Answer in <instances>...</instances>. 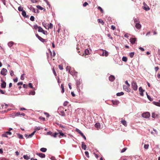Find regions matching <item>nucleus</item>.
I'll use <instances>...</instances> for the list:
<instances>
[{
    "instance_id": "obj_20",
    "label": "nucleus",
    "mask_w": 160,
    "mask_h": 160,
    "mask_svg": "<svg viewBox=\"0 0 160 160\" xmlns=\"http://www.w3.org/2000/svg\"><path fill=\"white\" fill-rule=\"evenodd\" d=\"M84 54L85 55H88L90 54V52L88 49H86L84 51Z\"/></svg>"
},
{
    "instance_id": "obj_32",
    "label": "nucleus",
    "mask_w": 160,
    "mask_h": 160,
    "mask_svg": "<svg viewBox=\"0 0 160 160\" xmlns=\"http://www.w3.org/2000/svg\"><path fill=\"white\" fill-rule=\"evenodd\" d=\"M36 7L38 9L41 10H42L44 9V8L39 5H37V6Z\"/></svg>"
},
{
    "instance_id": "obj_28",
    "label": "nucleus",
    "mask_w": 160,
    "mask_h": 160,
    "mask_svg": "<svg viewBox=\"0 0 160 160\" xmlns=\"http://www.w3.org/2000/svg\"><path fill=\"white\" fill-rule=\"evenodd\" d=\"M36 132V131H34L33 132H32L31 134H29L28 137V138H31L32 137V136L34 135V134H35V133Z\"/></svg>"
},
{
    "instance_id": "obj_55",
    "label": "nucleus",
    "mask_w": 160,
    "mask_h": 160,
    "mask_svg": "<svg viewBox=\"0 0 160 160\" xmlns=\"http://www.w3.org/2000/svg\"><path fill=\"white\" fill-rule=\"evenodd\" d=\"M30 20L32 21H34V17L33 16H31L30 18Z\"/></svg>"
},
{
    "instance_id": "obj_1",
    "label": "nucleus",
    "mask_w": 160,
    "mask_h": 160,
    "mask_svg": "<svg viewBox=\"0 0 160 160\" xmlns=\"http://www.w3.org/2000/svg\"><path fill=\"white\" fill-rule=\"evenodd\" d=\"M131 86L132 88L134 91H136L138 89V86L137 84V83L134 81H133L131 84Z\"/></svg>"
},
{
    "instance_id": "obj_41",
    "label": "nucleus",
    "mask_w": 160,
    "mask_h": 160,
    "mask_svg": "<svg viewBox=\"0 0 160 160\" xmlns=\"http://www.w3.org/2000/svg\"><path fill=\"white\" fill-rule=\"evenodd\" d=\"M18 10L19 11H23V8L21 6H19L18 8Z\"/></svg>"
},
{
    "instance_id": "obj_47",
    "label": "nucleus",
    "mask_w": 160,
    "mask_h": 160,
    "mask_svg": "<svg viewBox=\"0 0 160 160\" xmlns=\"http://www.w3.org/2000/svg\"><path fill=\"white\" fill-rule=\"evenodd\" d=\"M2 136L3 137H8L7 134L6 133V132L2 135Z\"/></svg>"
},
{
    "instance_id": "obj_44",
    "label": "nucleus",
    "mask_w": 160,
    "mask_h": 160,
    "mask_svg": "<svg viewBox=\"0 0 160 160\" xmlns=\"http://www.w3.org/2000/svg\"><path fill=\"white\" fill-rule=\"evenodd\" d=\"M43 29L40 26H39V28L38 29V31L39 32H41L43 30Z\"/></svg>"
},
{
    "instance_id": "obj_4",
    "label": "nucleus",
    "mask_w": 160,
    "mask_h": 160,
    "mask_svg": "<svg viewBox=\"0 0 160 160\" xmlns=\"http://www.w3.org/2000/svg\"><path fill=\"white\" fill-rule=\"evenodd\" d=\"M1 81L2 82V83L1 84V87L2 88H5L6 87V82L3 81L2 79H1Z\"/></svg>"
},
{
    "instance_id": "obj_7",
    "label": "nucleus",
    "mask_w": 160,
    "mask_h": 160,
    "mask_svg": "<svg viewBox=\"0 0 160 160\" xmlns=\"http://www.w3.org/2000/svg\"><path fill=\"white\" fill-rule=\"evenodd\" d=\"M7 72V71L6 69L3 68L1 71V73L4 76H5L7 74L6 72Z\"/></svg>"
},
{
    "instance_id": "obj_29",
    "label": "nucleus",
    "mask_w": 160,
    "mask_h": 160,
    "mask_svg": "<svg viewBox=\"0 0 160 160\" xmlns=\"http://www.w3.org/2000/svg\"><path fill=\"white\" fill-rule=\"evenodd\" d=\"M53 25L52 23H50L49 25H48V29L49 28L51 29L52 28Z\"/></svg>"
},
{
    "instance_id": "obj_46",
    "label": "nucleus",
    "mask_w": 160,
    "mask_h": 160,
    "mask_svg": "<svg viewBox=\"0 0 160 160\" xmlns=\"http://www.w3.org/2000/svg\"><path fill=\"white\" fill-rule=\"evenodd\" d=\"M147 94V96L148 99L151 101H152L153 100V99L150 96H149Z\"/></svg>"
},
{
    "instance_id": "obj_35",
    "label": "nucleus",
    "mask_w": 160,
    "mask_h": 160,
    "mask_svg": "<svg viewBox=\"0 0 160 160\" xmlns=\"http://www.w3.org/2000/svg\"><path fill=\"white\" fill-rule=\"evenodd\" d=\"M134 54V52H131L129 53V56L131 58H132L133 57Z\"/></svg>"
},
{
    "instance_id": "obj_60",
    "label": "nucleus",
    "mask_w": 160,
    "mask_h": 160,
    "mask_svg": "<svg viewBox=\"0 0 160 160\" xmlns=\"http://www.w3.org/2000/svg\"><path fill=\"white\" fill-rule=\"evenodd\" d=\"M39 26H38V25H35L34 26V28L35 29H38V28H39Z\"/></svg>"
},
{
    "instance_id": "obj_63",
    "label": "nucleus",
    "mask_w": 160,
    "mask_h": 160,
    "mask_svg": "<svg viewBox=\"0 0 160 160\" xmlns=\"http://www.w3.org/2000/svg\"><path fill=\"white\" fill-rule=\"evenodd\" d=\"M111 28L113 30H114L116 29V27L113 25H112L111 26Z\"/></svg>"
},
{
    "instance_id": "obj_51",
    "label": "nucleus",
    "mask_w": 160,
    "mask_h": 160,
    "mask_svg": "<svg viewBox=\"0 0 160 160\" xmlns=\"http://www.w3.org/2000/svg\"><path fill=\"white\" fill-rule=\"evenodd\" d=\"M35 91H31L29 92V95H35Z\"/></svg>"
},
{
    "instance_id": "obj_42",
    "label": "nucleus",
    "mask_w": 160,
    "mask_h": 160,
    "mask_svg": "<svg viewBox=\"0 0 160 160\" xmlns=\"http://www.w3.org/2000/svg\"><path fill=\"white\" fill-rule=\"evenodd\" d=\"M80 81H77L76 82V85L78 88L80 87Z\"/></svg>"
},
{
    "instance_id": "obj_12",
    "label": "nucleus",
    "mask_w": 160,
    "mask_h": 160,
    "mask_svg": "<svg viewBox=\"0 0 160 160\" xmlns=\"http://www.w3.org/2000/svg\"><path fill=\"white\" fill-rule=\"evenodd\" d=\"M139 90L140 92V94L141 95L143 96V92L144 91V90L142 89V87H140L139 88Z\"/></svg>"
},
{
    "instance_id": "obj_39",
    "label": "nucleus",
    "mask_w": 160,
    "mask_h": 160,
    "mask_svg": "<svg viewBox=\"0 0 160 160\" xmlns=\"http://www.w3.org/2000/svg\"><path fill=\"white\" fill-rule=\"evenodd\" d=\"M58 68L61 70H62L63 69V66L62 65H59Z\"/></svg>"
},
{
    "instance_id": "obj_48",
    "label": "nucleus",
    "mask_w": 160,
    "mask_h": 160,
    "mask_svg": "<svg viewBox=\"0 0 160 160\" xmlns=\"http://www.w3.org/2000/svg\"><path fill=\"white\" fill-rule=\"evenodd\" d=\"M85 153L86 156L87 157H88V158H89V153L88 151H85Z\"/></svg>"
},
{
    "instance_id": "obj_21",
    "label": "nucleus",
    "mask_w": 160,
    "mask_h": 160,
    "mask_svg": "<svg viewBox=\"0 0 160 160\" xmlns=\"http://www.w3.org/2000/svg\"><path fill=\"white\" fill-rule=\"evenodd\" d=\"M152 103L154 105L158 106L160 107V103L159 102H153Z\"/></svg>"
},
{
    "instance_id": "obj_50",
    "label": "nucleus",
    "mask_w": 160,
    "mask_h": 160,
    "mask_svg": "<svg viewBox=\"0 0 160 160\" xmlns=\"http://www.w3.org/2000/svg\"><path fill=\"white\" fill-rule=\"evenodd\" d=\"M68 103L69 102L68 101H65L63 103V106H66Z\"/></svg>"
},
{
    "instance_id": "obj_24",
    "label": "nucleus",
    "mask_w": 160,
    "mask_h": 160,
    "mask_svg": "<svg viewBox=\"0 0 160 160\" xmlns=\"http://www.w3.org/2000/svg\"><path fill=\"white\" fill-rule=\"evenodd\" d=\"M40 150L42 152H45L47 151V149L46 148H42L40 149Z\"/></svg>"
},
{
    "instance_id": "obj_59",
    "label": "nucleus",
    "mask_w": 160,
    "mask_h": 160,
    "mask_svg": "<svg viewBox=\"0 0 160 160\" xmlns=\"http://www.w3.org/2000/svg\"><path fill=\"white\" fill-rule=\"evenodd\" d=\"M6 132L7 134V135H12V133L9 131L7 132Z\"/></svg>"
},
{
    "instance_id": "obj_9",
    "label": "nucleus",
    "mask_w": 160,
    "mask_h": 160,
    "mask_svg": "<svg viewBox=\"0 0 160 160\" xmlns=\"http://www.w3.org/2000/svg\"><path fill=\"white\" fill-rule=\"evenodd\" d=\"M58 132H57V133H59V134H58V135H57V136H58L60 138H61V136H64L65 137L66 136V135H64V134L62 132V131L59 130H58Z\"/></svg>"
},
{
    "instance_id": "obj_52",
    "label": "nucleus",
    "mask_w": 160,
    "mask_h": 160,
    "mask_svg": "<svg viewBox=\"0 0 160 160\" xmlns=\"http://www.w3.org/2000/svg\"><path fill=\"white\" fill-rule=\"evenodd\" d=\"M148 144H145L144 145V148L145 149H148Z\"/></svg>"
},
{
    "instance_id": "obj_43",
    "label": "nucleus",
    "mask_w": 160,
    "mask_h": 160,
    "mask_svg": "<svg viewBox=\"0 0 160 160\" xmlns=\"http://www.w3.org/2000/svg\"><path fill=\"white\" fill-rule=\"evenodd\" d=\"M41 32H42L43 34L45 35H47L48 34V32L46 31H45L43 30H42Z\"/></svg>"
},
{
    "instance_id": "obj_36",
    "label": "nucleus",
    "mask_w": 160,
    "mask_h": 160,
    "mask_svg": "<svg viewBox=\"0 0 160 160\" xmlns=\"http://www.w3.org/2000/svg\"><path fill=\"white\" fill-rule=\"evenodd\" d=\"M147 7H145V6L144 7L143 9L144 10L148 11L150 9V8L148 6H146Z\"/></svg>"
},
{
    "instance_id": "obj_8",
    "label": "nucleus",
    "mask_w": 160,
    "mask_h": 160,
    "mask_svg": "<svg viewBox=\"0 0 160 160\" xmlns=\"http://www.w3.org/2000/svg\"><path fill=\"white\" fill-rule=\"evenodd\" d=\"M136 40L137 38H131L129 39L130 42L132 44H134L135 43Z\"/></svg>"
},
{
    "instance_id": "obj_18",
    "label": "nucleus",
    "mask_w": 160,
    "mask_h": 160,
    "mask_svg": "<svg viewBox=\"0 0 160 160\" xmlns=\"http://www.w3.org/2000/svg\"><path fill=\"white\" fill-rule=\"evenodd\" d=\"M133 20L134 22L135 23V24L137 23H140V21H139V19L138 18H133Z\"/></svg>"
},
{
    "instance_id": "obj_33",
    "label": "nucleus",
    "mask_w": 160,
    "mask_h": 160,
    "mask_svg": "<svg viewBox=\"0 0 160 160\" xmlns=\"http://www.w3.org/2000/svg\"><path fill=\"white\" fill-rule=\"evenodd\" d=\"M17 135L18 137L20 139H22L23 138V136L22 135H21L20 134H17Z\"/></svg>"
},
{
    "instance_id": "obj_56",
    "label": "nucleus",
    "mask_w": 160,
    "mask_h": 160,
    "mask_svg": "<svg viewBox=\"0 0 160 160\" xmlns=\"http://www.w3.org/2000/svg\"><path fill=\"white\" fill-rule=\"evenodd\" d=\"M98 9L102 13L103 12V10L102 9V8L100 7H98Z\"/></svg>"
},
{
    "instance_id": "obj_5",
    "label": "nucleus",
    "mask_w": 160,
    "mask_h": 160,
    "mask_svg": "<svg viewBox=\"0 0 160 160\" xmlns=\"http://www.w3.org/2000/svg\"><path fill=\"white\" fill-rule=\"evenodd\" d=\"M102 52V56H104V55L107 57L108 55V52L105 50H103V49H101Z\"/></svg>"
},
{
    "instance_id": "obj_11",
    "label": "nucleus",
    "mask_w": 160,
    "mask_h": 160,
    "mask_svg": "<svg viewBox=\"0 0 160 160\" xmlns=\"http://www.w3.org/2000/svg\"><path fill=\"white\" fill-rule=\"evenodd\" d=\"M123 89L126 91L127 92H129L130 91V89L128 87H127L125 85L123 86Z\"/></svg>"
},
{
    "instance_id": "obj_30",
    "label": "nucleus",
    "mask_w": 160,
    "mask_h": 160,
    "mask_svg": "<svg viewBox=\"0 0 160 160\" xmlns=\"http://www.w3.org/2000/svg\"><path fill=\"white\" fill-rule=\"evenodd\" d=\"M13 44V42H10L8 43V45L10 47H11Z\"/></svg>"
},
{
    "instance_id": "obj_53",
    "label": "nucleus",
    "mask_w": 160,
    "mask_h": 160,
    "mask_svg": "<svg viewBox=\"0 0 160 160\" xmlns=\"http://www.w3.org/2000/svg\"><path fill=\"white\" fill-rule=\"evenodd\" d=\"M5 92V91H3L0 89V93L2 94H4Z\"/></svg>"
},
{
    "instance_id": "obj_54",
    "label": "nucleus",
    "mask_w": 160,
    "mask_h": 160,
    "mask_svg": "<svg viewBox=\"0 0 160 160\" xmlns=\"http://www.w3.org/2000/svg\"><path fill=\"white\" fill-rule=\"evenodd\" d=\"M25 75V74H22L21 77V79L22 80H23L24 79V76Z\"/></svg>"
},
{
    "instance_id": "obj_34",
    "label": "nucleus",
    "mask_w": 160,
    "mask_h": 160,
    "mask_svg": "<svg viewBox=\"0 0 160 160\" xmlns=\"http://www.w3.org/2000/svg\"><path fill=\"white\" fill-rule=\"evenodd\" d=\"M122 61L124 62H126L127 61V58L126 57H123L122 59Z\"/></svg>"
},
{
    "instance_id": "obj_57",
    "label": "nucleus",
    "mask_w": 160,
    "mask_h": 160,
    "mask_svg": "<svg viewBox=\"0 0 160 160\" xmlns=\"http://www.w3.org/2000/svg\"><path fill=\"white\" fill-rule=\"evenodd\" d=\"M88 5V2H85L83 4V6L84 7H86V6H87V5Z\"/></svg>"
},
{
    "instance_id": "obj_16",
    "label": "nucleus",
    "mask_w": 160,
    "mask_h": 160,
    "mask_svg": "<svg viewBox=\"0 0 160 160\" xmlns=\"http://www.w3.org/2000/svg\"><path fill=\"white\" fill-rule=\"evenodd\" d=\"M121 122L126 127L127 126V122L125 120H123L122 119V120L121 121Z\"/></svg>"
},
{
    "instance_id": "obj_15",
    "label": "nucleus",
    "mask_w": 160,
    "mask_h": 160,
    "mask_svg": "<svg viewBox=\"0 0 160 160\" xmlns=\"http://www.w3.org/2000/svg\"><path fill=\"white\" fill-rule=\"evenodd\" d=\"M135 27L138 29H140L141 28V25L139 23H137L135 24Z\"/></svg>"
},
{
    "instance_id": "obj_19",
    "label": "nucleus",
    "mask_w": 160,
    "mask_h": 160,
    "mask_svg": "<svg viewBox=\"0 0 160 160\" xmlns=\"http://www.w3.org/2000/svg\"><path fill=\"white\" fill-rule=\"evenodd\" d=\"M112 102L113 104L114 105H118L119 103V102L117 100H112Z\"/></svg>"
},
{
    "instance_id": "obj_25",
    "label": "nucleus",
    "mask_w": 160,
    "mask_h": 160,
    "mask_svg": "<svg viewBox=\"0 0 160 160\" xmlns=\"http://www.w3.org/2000/svg\"><path fill=\"white\" fill-rule=\"evenodd\" d=\"M24 158L26 160H28L30 158V157L27 155H24L23 156Z\"/></svg>"
},
{
    "instance_id": "obj_31",
    "label": "nucleus",
    "mask_w": 160,
    "mask_h": 160,
    "mask_svg": "<svg viewBox=\"0 0 160 160\" xmlns=\"http://www.w3.org/2000/svg\"><path fill=\"white\" fill-rule=\"evenodd\" d=\"M98 22L99 23H101L102 25H103L104 24V22L101 19H98Z\"/></svg>"
},
{
    "instance_id": "obj_61",
    "label": "nucleus",
    "mask_w": 160,
    "mask_h": 160,
    "mask_svg": "<svg viewBox=\"0 0 160 160\" xmlns=\"http://www.w3.org/2000/svg\"><path fill=\"white\" fill-rule=\"evenodd\" d=\"M126 150V148H124L123 149H122L121 151V152L122 153L124 152Z\"/></svg>"
},
{
    "instance_id": "obj_17",
    "label": "nucleus",
    "mask_w": 160,
    "mask_h": 160,
    "mask_svg": "<svg viewBox=\"0 0 160 160\" xmlns=\"http://www.w3.org/2000/svg\"><path fill=\"white\" fill-rule=\"evenodd\" d=\"M82 148L84 150H86L87 148V146L85 144L84 142H82Z\"/></svg>"
},
{
    "instance_id": "obj_2",
    "label": "nucleus",
    "mask_w": 160,
    "mask_h": 160,
    "mask_svg": "<svg viewBox=\"0 0 160 160\" xmlns=\"http://www.w3.org/2000/svg\"><path fill=\"white\" fill-rule=\"evenodd\" d=\"M59 133H57V132H54L53 133L51 131H49L47 132V135H50L51 136L53 137L56 138L57 137V135H58Z\"/></svg>"
},
{
    "instance_id": "obj_10",
    "label": "nucleus",
    "mask_w": 160,
    "mask_h": 160,
    "mask_svg": "<svg viewBox=\"0 0 160 160\" xmlns=\"http://www.w3.org/2000/svg\"><path fill=\"white\" fill-rule=\"evenodd\" d=\"M152 117L153 118H158V115L155 112H153L152 114Z\"/></svg>"
},
{
    "instance_id": "obj_27",
    "label": "nucleus",
    "mask_w": 160,
    "mask_h": 160,
    "mask_svg": "<svg viewBox=\"0 0 160 160\" xmlns=\"http://www.w3.org/2000/svg\"><path fill=\"white\" fill-rule=\"evenodd\" d=\"M124 93L123 92H120L117 93L116 94L117 96H119L121 95H122L124 94Z\"/></svg>"
},
{
    "instance_id": "obj_38",
    "label": "nucleus",
    "mask_w": 160,
    "mask_h": 160,
    "mask_svg": "<svg viewBox=\"0 0 160 160\" xmlns=\"http://www.w3.org/2000/svg\"><path fill=\"white\" fill-rule=\"evenodd\" d=\"M41 129H42V128H41L40 127H36L35 128V130L34 131H35L36 132V131L40 130Z\"/></svg>"
},
{
    "instance_id": "obj_40",
    "label": "nucleus",
    "mask_w": 160,
    "mask_h": 160,
    "mask_svg": "<svg viewBox=\"0 0 160 160\" xmlns=\"http://www.w3.org/2000/svg\"><path fill=\"white\" fill-rule=\"evenodd\" d=\"M60 113L61 115L62 116H64L65 115V113L64 112V111L62 110L61 111H60Z\"/></svg>"
},
{
    "instance_id": "obj_13",
    "label": "nucleus",
    "mask_w": 160,
    "mask_h": 160,
    "mask_svg": "<svg viewBox=\"0 0 160 160\" xmlns=\"http://www.w3.org/2000/svg\"><path fill=\"white\" fill-rule=\"evenodd\" d=\"M36 154L42 158H44L45 157V154L41 153H37Z\"/></svg>"
},
{
    "instance_id": "obj_22",
    "label": "nucleus",
    "mask_w": 160,
    "mask_h": 160,
    "mask_svg": "<svg viewBox=\"0 0 160 160\" xmlns=\"http://www.w3.org/2000/svg\"><path fill=\"white\" fill-rule=\"evenodd\" d=\"M22 15L23 17H26V18L28 17V16H26V12L24 10L22 11Z\"/></svg>"
},
{
    "instance_id": "obj_62",
    "label": "nucleus",
    "mask_w": 160,
    "mask_h": 160,
    "mask_svg": "<svg viewBox=\"0 0 160 160\" xmlns=\"http://www.w3.org/2000/svg\"><path fill=\"white\" fill-rule=\"evenodd\" d=\"M10 74L11 76H12L14 75V72L13 71L11 70L10 72Z\"/></svg>"
},
{
    "instance_id": "obj_45",
    "label": "nucleus",
    "mask_w": 160,
    "mask_h": 160,
    "mask_svg": "<svg viewBox=\"0 0 160 160\" xmlns=\"http://www.w3.org/2000/svg\"><path fill=\"white\" fill-rule=\"evenodd\" d=\"M42 24L43 25V26L46 28V29H48V28H47V23L44 22H43L42 23Z\"/></svg>"
},
{
    "instance_id": "obj_49",
    "label": "nucleus",
    "mask_w": 160,
    "mask_h": 160,
    "mask_svg": "<svg viewBox=\"0 0 160 160\" xmlns=\"http://www.w3.org/2000/svg\"><path fill=\"white\" fill-rule=\"evenodd\" d=\"M19 115H21V113L19 112H17L15 115V116H18Z\"/></svg>"
},
{
    "instance_id": "obj_3",
    "label": "nucleus",
    "mask_w": 160,
    "mask_h": 160,
    "mask_svg": "<svg viewBox=\"0 0 160 160\" xmlns=\"http://www.w3.org/2000/svg\"><path fill=\"white\" fill-rule=\"evenodd\" d=\"M150 116L149 112H147L143 113L142 114V116L145 118H149Z\"/></svg>"
},
{
    "instance_id": "obj_58",
    "label": "nucleus",
    "mask_w": 160,
    "mask_h": 160,
    "mask_svg": "<svg viewBox=\"0 0 160 160\" xmlns=\"http://www.w3.org/2000/svg\"><path fill=\"white\" fill-rule=\"evenodd\" d=\"M29 87L31 88H33L32 83H30L28 84Z\"/></svg>"
},
{
    "instance_id": "obj_23",
    "label": "nucleus",
    "mask_w": 160,
    "mask_h": 160,
    "mask_svg": "<svg viewBox=\"0 0 160 160\" xmlns=\"http://www.w3.org/2000/svg\"><path fill=\"white\" fill-rule=\"evenodd\" d=\"M61 88L62 89V92L63 93L64 92V84L63 83L61 85Z\"/></svg>"
},
{
    "instance_id": "obj_37",
    "label": "nucleus",
    "mask_w": 160,
    "mask_h": 160,
    "mask_svg": "<svg viewBox=\"0 0 160 160\" xmlns=\"http://www.w3.org/2000/svg\"><path fill=\"white\" fill-rule=\"evenodd\" d=\"M107 36L111 40H112L113 39V38L111 36L110 33H108L107 34Z\"/></svg>"
},
{
    "instance_id": "obj_26",
    "label": "nucleus",
    "mask_w": 160,
    "mask_h": 160,
    "mask_svg": "<svg viewBox=\"0 0 160 160\" xmlns=\"http://www.w3.org/2000/svg\"><path fill=\"white\" fill-rule=\"evenodd\" d=\"M95 127L98 128H100V123H96L95 124Z\"/></svg>"
},
{
    "instance_id": "obj_6",
    "label": "nucleus",
    "mask_w": 160,
    "mask_h": 160,
    "mask_svg": "<svg viewBox=\"0 0 160 160\" xmlns=\"http://www.w3.org/2000/svg\"><path fill=\"white\" fill-rule=\"evenodd\" d=\"M36 37L38 38V39L40 41H41L42 42H46V40L45 39H43L42 37L39 36L38 34H36Z\"/></svg>"
},
{
    "instance_id": "obj_14",
    "label": "nucleus",
    "mask_w": 160,
    "mask_h": 160,
    "mask_svg": "<svg viewBox=\"0 0 160 160\" xmlns=\"http://www.w3.org/2000/svg\"><path fill=\"white\" fill-rule=\"evenodd\" d=\"M109 79L110 81L113 82L115 79V78L113 75H111L109 77Z\"/></svg>"
},
{
    "instance_id": "obj_64",
    "label": "nucleus",
    "mask_w": 160,
    "mask_h": 160,
    "mask_svg": "<svg viewBox=\"0 0 160 160\" xmlns=\"http://www.w3.org/2000/svg\"><path fill=\"white\" fill-rule=\"evenodd\" d=\"M128 158L126 157H123L122 158V160H128Z\"/></svg>"
}]
</instances>
